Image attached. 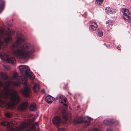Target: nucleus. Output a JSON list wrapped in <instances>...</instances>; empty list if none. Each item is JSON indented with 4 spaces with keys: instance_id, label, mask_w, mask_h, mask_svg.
I'll return each instance as SVG.
<instances>
[{
    "instance_id": "obj_33",
    "label": "nucleus",
    "mask_w": 131,
    "mask_h": 131,
    "mask_svg": "<svg viewBox=\"0 0 131 131\" xmlns=\"http://www.w3.org/2000/svg\"><path fill=\"white\" fill-rule=\"evenodd\" d=\"M36 126H38V125H37V123H35V125Z\"/></svg>"
},
{
    "instance_id": "obj_24",
    "label": "nucleus",
    "mask_w": 131,
    "mask_h": 131,
    "mask_svg": "<svg viewBox=\"0 0 131 131\" xmlns=\"http://www.w3.org/2000/svg\"><path fill=\"white\" fill-rule=\"evenodd\" d=\"M64 96H63L61 95H59L58 96V99H59V102H62L61 100L62 99H63V98H65Z\"/></svg>"
},
{
    "instance_id": "obj_18",
    "label": "nucleus",
    "mask_w": 131,
    "mask_h": 131,
    "mask_svg": "<svg viewBox=\"0 0 131 131\" xmlns=\"http://www.w3.org/2000/svg\"><path fill=\"white\" fill-rule=\"evenodd\" d=\"M104 0H95V4L97 5L100 6L102 5Z\"/></svg>"
},
{
    "instance_id": "obj_11",
    "label": "nucleus",
    "mask_w": 131,
    "mask_h": 131,
    "mask_svg": "<svg viewBox=\"0 0 131 131\" xmlns=\"http://www.w3.org/2000/svg\"><path fill=\"white\" fill-rule=\"evenodd\" d=\"M28 104L27 102L22 103L18 107V108L20 110H22L26 109L28 106Z\"/></svg>"
},
{
    "instance_id": "obj_30",
    "label": "nucleus",
    "mask_w": 131,
    "mask_h": 131,
    "mask_svg": "<svg viewBox=\"0 0 131 131\" xmlns=\"http://www.w3.org/2000/svg\"><path fill=\"white\" fill-rule=\"evenodd\" d=\"M93 131H100V129L95 128L93 130Z\"/></svg>"
},
{
    "instance_id": "obj_13",
    "label": "nucleus",
    "mask_w": 131,
    "mask_h": 131,
    "mask_svg": "<svg viewBox=\"0 0 131 131\" xmlns=\"http://www.w3.org/2000/svg\"><path fill=\"white\" fill-rule=\"evenodd\" d=\"M45 100L49 104H51L53 100V98L52 97L48 96L45 98Z\"/></svg>"
},
{
    "instance_id": "obj_23",
    "label": "nucleus",
    "mask_w": 131,
    "mask_h": 131,
    "mask_svg": "<svg viewBox=\"0 0 131 131\" xmlns=\"http://www.w3.org/2000/svg\"><path fill=\"white\" fill-rule=\"evenodd\" d=\"M98 35L101 37L103 36V33L101 29H99L97 31Z\"/></svg>"
},
{
    "instance_id": "obj_5",
    "label": "nucleus",
    "mask_w": 131,
    "mask_h": 131,
    "mask_svg": "<svg viewBox=\"0 0 131 131\" xmlns=\"http://www.w3.org/2000/svg\"><path fill=\"white\" fill-rule=\"evenodd\" d=\"M21 128L20 131H34V126H32L30 123L26 121L21 124Z\"/></svg>"
},
{
    "instance_id": "obj_15",
    "label": "nucleus",
    "mask_w": 131,
    "mask_h": 131,
    "mask_svg": "<svg viewBox=\"0 0 131 131\" xmlns=\"http://www.w3.org/2000/svg\"><path fill=\"white\" fill-rule=\"evenodd\" d=\"M29 108L31 111H35L37 108L35 104L34 103H32L30 106Z\"/></svg>"
},
{
    "instance_id": "obj_10",
    "label": "nucleus",
    "mask_w": 131,
    "mask_h": 131,
    "mask_svg": "<svg viewBox=\"0 0 131 131\" xmlns=\"http://www.w3.org/2000/svg\"><path fill=\"white\" fill-rule=\"evenodd\" d=\"M97 27L96 23L95 22H93L90 25L89 29L91 31H93L95 30Z\"/></svg>"
},
{
    "instance_id": "obj_31",
    "label": "nucleus",
    "mask_w": 131,
    "mask_h": 131,
    "mask_svg": "<svg viewBox=\"0 0 131 131\" xmlns=\"http://www.w3.org/2000/svg\"><path fill=\"white\" fill-rule=\"evenodd\" d=\"M107 131H112V129L111 128H109L107 129Z\"/></svg>"
},
{
    "instance_id": "obj_26",
    "label": "nucleus",
    "mask_w": 131,
    "mask_h": 131,
    "mask_svg": "<svg viewBox=\"0 0 131 131\" xmlns=\"http://www.w3.org/2000/svg\"><path fill=\"white\" fill-rule=\"evenodd\" d=\"M106 125H109L110 124V121L106 119L103 122Z\"/></svg>"
},
{
    "instance_id": "obj_21",
    "label": "nucleus",
    "mask_w": 131,
    "mask_h": 131,
    "mask_svg": "<svg viewBox=\"0 0 131 131\" xmlns=\"http://www.w3.org/2000/svg\"><path fill=\"white\" fill-rule=\"evenodd\" d=\"M114 23L113 21L108 20L106 22V24L107 25L109 26H112Z\"/></svg>"
},
{
    "instance_id": "obj_14",
    "label": "nucleus",
    "mask_w": 131,
    "mask_h": 131,
    "mask_svg": "<svg viewBox=\"0 0 131 131\" xmlns=\"http://www.w3.org/2000/svg\"><path fill=\"white\" fill-rule=\"evenodd\" d=\"M4 4L5 2L3 0H0V13L4 9Z\"/></svg>"
},
{
    "instance_id": "obj_8",
    "label": "nucleus",
    "mask_w": 131,
    "mask_h": 131,
    "mask_svg": "<svg viewBox=\"0 0 131 131\" xmlns=\"http://www.w3.org/2000/svg\"><path fill=\"white\" fill-rule=\"evenodd\" d=\"M52 122L57 127H58L61 123L60 117L57 116H55L52 119Z\"/></svg>"
},
{
    "instance_id": "obj_34",
    "label": "nucleus",
    "mask_w": 131,
    "mask_h": 131,
    "mask_svg": "<svg viewBox=\"0 0 131 131\" xmlns=\"http://www.w3.org/2000/svg\"><path fill=\"white\" fill-rule=\"evenodd\" d=\"M43 91H43V90H42V92H43Z\"/></svg>"
},
{
    "instance_id": "obj_2",
    "label": "nucleus",
    "mask_w": 131,
    "mask_h": 131,
    "mask_svg": "<svg viewBox=\"0 0 131 131\" xmlns=\"http://www.w3.org/2000/svg\"><path fill=\"white\" fill-rule=\"evenodd\" d=\"M18 38L16 42L12 45V49L16 48L12 51L13 54L17 58L25 59L31 56L35 51L33 46L28 43L23 44L24 40L20 33L18 34Z\"/></svg>"
},
{
    "instance_id": "obj_19",
    "label": "nucleus",
    "mask_w": 131,
    "mask_h": 131,
    "mask_svg": "<svg viewBox=\"0 0 131 131\" xmlns=\"http://www.w3.org/2000/svg\"><path fill=\"white\" fill-rule=\"evenodd\" d=\"M0 75L2 79L6 80L8 78V77L3 72H1Z\"/></svg>"
},
{
    "instance_id": "obj_12",
    "label": "nucleus",
    "mask_w": 131,
    "mask_h": 131,
    "mask_svg": "<svg viewBox=\"0 0 131 131\" xmlns=\"http://www.w3.org/2000/svg\"><path fill=\"white\" fill-rule=\"evenodd\" d=\"M62 115L63 118L66 121H67L68 119V118L70 116V114H68L64 110L62 112Z\"/></svg>"
},
{
    "instance_id": "obj_25",
    "label": "nucleus",
    "mask_w": 131,
    "mask_h": 131,
    "mask_svg": "<svg viewBox=\"0 0 131 131\" xmlns=\"http://www.w3.org/2000/svg\"><path fill=\"white\" fill-rule=\"evenodd\" d=\"M5 116L8 118H10L12 116V114L9 113L7 112L5 114Z\"/></svg>"
},
{
    "instance_id": "obj_6",
    "label": "nucleus",
    "mask_w": 131,
    "mask_h": 131,
    "mask_svg": "<svg viewBox=\"0 0 131 131\" xmlns=\"http://www.w3.org/2000/svg\"><path fill=\"white\" fill-rule=\"evenodd\" d=\"M122 11L123 13V18L126 21L131 23V17L130 16V13L128 9L126 8H123Z\"/></svg>"
},
{
    "instance_id": "obj_20",
    "label": "nucleus",
    "mask_w": 131,
    "mask_h": 131,
    "mask_svg": "<svg viewBox=\"0 0 131 131\" xmlns=\"http://www.w3.org/2000/svg\"><path fill=\"white\" fill-rule=\"evenodd\" d=\"M91 119V118L88 117L87 119L84 122L85 123V125L86 126H87L90 125Z\"/></svg>"
},
{
    "instance_id": "obj_9",
    "label": "nucleus",
    "mask_w": 131,
    "mask_h": 131,
    "mask_svg": "<svg viewBox=\"0 0 131 131\" xmlns=\"http://www.w3.org/2000/svg\"><path fill=\"white\" fill-rule=\"evenodd\" d=\"M105 10L106 13L108 15L114 14L116 12V10L115 9H111L109 7H106Z\"/></svg>"
},
{
    "instance_id": "obj_27",
    "label": "nucleus",
    "mask_w": 131,
    "mask_h": 131,
    "mask_svg": "<svg viewBox=\"0 0 131 131\" xmlns=\"http://www.w3.org/2000/svg\"><path fill=\"white\" fill-rule=\"evenodd\" d=\"M4 67L7 70H9L10 69V67L8 65H5L4 66Z\"/></svg>"
},
{
    "instance_id": "obj_35",
    "label": "nucleus",
    "mask_w": 131,
    "mask_h": 131,
    "mask_svg": "<svg viewBox=\"0 0 131 131\" xmlns=\"http://www.w3.org/2000/svg\"><path fill=\"white\" fill-rule=\"evenodd\" d=\"M104 45H105V46H106V45L105 43L104 44Z\"/></svg>"
},
{
    "instance_id": "obj_7",
    "label": "nucleus",
    "mask_w": 131,
    "mask_h": 131,
    "mask_svg": "<svg viewBox=\"0 0 131 131\" xmlns=\"http://www.w3.org/2000/svg\"><path fill=\"white\" fill-rule=\"evenodd\" d=\"M20 92L23 95L26 97H30L32 94L31 90L27 86L21 89Z\"/></svg>"
},
{
    "instance_id": "obj_32",
    "label": "nucleus",
    "mask_w": 131,
    "mask_h": 131,
    "mask_svg": "<svg viewBox=\"0 0 131 131\" xmlns=\"http://www.w3.org/2000/svg\"><path fill=\"white\" fill-rule=\"evenodd\" d=\"M120 47H121V46L120 45H119L118 46H117V49H118V50H120L121 49L119 48Z\"/></svg>"
},
{
    "instance_id": "obj_3",
    "label": "nucleus",
    "mask_w": 131,
    "mask_h": 131,
    "mask_svg": "<svg viewBox=\"0 0 131 131\" xmlns=\"http://www.w3.org/2000/svg\"><path fill=\"white\" fill-rule=\"evenodd\" d=\"M19 68L20 73L23 75L26 76L31 79H34L35 77L34 74L30 70L28 66L20 65L19 66Z\"/></svg>"
},
{
    "instance_id": "obj_28",
    "label": "nucleus",
    "mask_w": 131,
    "mask_h": 131,
    "mask_svg": "<svg viewBox=\"0 0 131 131\" xmlns=\"http://www.w3.org/2000/svg\"><path fill=\"white\" fill-rule=\"evenodd\" d=\"M3 55H2V54L1 55H0V57L1 59L3 58H4V56H6V54L5 53H3Z\"/></svg>"
},
{
    "instance_id": "obj_1",
    "label": "nucleus",
    "mask_w": 131,
    "mask_h": 131,
    "mask_svg": "<svg viewBox=\"0 0 131 131\" xmlns=\"http://www.w3.org/2000/svg\"><path fill=\"white\" fill-rule=\"evenodd\" d=\"M13 78L16 80V82L7 81L3 83L0 81V106H5L7 108H12L20 101L17 92L12 88H10V84L13 86H18L22 81L21 78L18 76L17 73H15Z\"/></svg>"
},
{
    "instance_id": "obj_17",
    "label": "nucleus",
    "mask_w": 131,
    "mask_h": 131,
    "mask_svg": "<svg viewBox=\"0 0 131 131\" xmlns=\"http://www.w3.org/2000/svg\"><path fill=\"white\" fill-rule=\"evenodd\" d=\"M7 60L9 63H14L15 62V59L14 58H7Z\"/></svg>"
},
{
    "instance_id": "obj_22",
    "label": "nucleus",
    "mask_w": 131,
    "mask_h": 131,
    "mask_svg": "<svg viewBox=\"0 0 131 131\" xmlns=\"http://www.w3.org/2000/svg\"><path fill=\"white\" fill-rule=\"evenodd\" d=\"M62 102L60 103H62L63 105H67V99L65 97L63 98V99L61 100Z\"/></svg>"
},
{
    "instance_id": "obj_29",
    "label": "nucleus",
    "mask_w": 131,
    "mask_h": 131,
    "mask_svg": "<svg viewBox=\"0 0 131 131\" xmlns=\"http://www.w3.org/2000/svg\"><path fill=\"white\" fill-rule=\"evenodd\" d=\"M65 129L63 128L58 129L57 131H64Z\"/></svg>"
},
{
    "instance_id": "obj_4",
    "label": "nucleus",
    "mask_w": 131,
    "mask_h": 131,
    "mask_svg": "<svg viewBox=\"0 0 131 131\" xmlns=\"http://www.w3.org/2000/svg\"><path fill=\"white\" fill-rule=\"evenodd\" d=\"M15 122H12L9 123L7 122H3L1 123V124L3 126H7L8 129V131H20L21 128V124L19 126L17 127L14 126Z\"/></svg>"
},
{
    "instance_id": "obj_16",
    "label": "nucleus",
    "mask_w": 131,
    "mask_h": 131,
    "mask_svg": "<svg viewBox=\"0 0 131 131\" xmlns=\"http://www.w3.org/2000/svg\"><path fill=\"white\" fill-rule=\"evenodd\" d=\"M34 92L37 93L39 90V87L38 84H35L33 88Z\"/></svg>"
}]
</instances>
